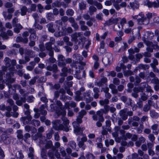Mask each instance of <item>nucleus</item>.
<instances>
[{
	"label": "nucleus",
	"mask_w": 159,
	"mask_h": 159,
	"mask_svg": "<svg viewBox=\"0 0 159 159\" xmlns=\"http://www.w3.org/2000/svg\"><path fill=\"white\" fill-rule=\"evenodd\" d=\"M131 29L130 28H127L125 30L124 32L126 34H129L131 31Z\"/></svg>",
	"instance_id": "49"
},
{
	"label": "nucleus",
	"mask_w": 159,
	"mask_h": 159,
	"mask_svg": "<svg viewBox=\"0 0 159 159\" xmlns=\"http://www.w3.org/2000/svg\"><path fill=\"white\" fill-rule=\"evenodd\" d=\"M148 137L150 140L152 141H153L155 139V137L152 134H149L148 136Z\"/></svg>",
	"instance_id": "45"
},
{
	"label": "nucleus",
	"mask_w": 159,
	"mask_h": 159,
	"mask_svg": "<svg viewBox=\"0 0 159 159\" xmlns=\"http://www.w3.org/2000/svg\"><path fill=\"white\" fill-rule=\"evenodd\" d=\"M157 3L155 2H148L147 5L148 7H154L157 8L159 7V0H157Z\"/></svg>",
	"instance_id": "5"
},
{
	"label": "nucleus",
	"mask_w": 159,
	"mask_h": 159,
	"mask_svg": "<svg viewBox=\"0 0 159 159\" xmlns=\"http://www.w3.org/2000/svg\"><path fill=\"white\" fill-rule=\"evenodd\" d=\"M79 6L80 9L81 10L84 9L86 8V5L83 2H81L80 3Z\"/></svg>",
	"instance_id": "25"
},
{
	"label": "nucleus",
	"mask_w": 159,
	"mask_h": 159,
	"mask_svg": "<svg viewBox=\"0 0 159 159\" xmlns=\"http://www.w3.org/2000/svg\"><path fill=\"white\" fill-rule=\"evenodd\" d=\"M120 19L119 17L115 18H111L106 22L107 25H110L113 24H116L118 21Z\"/></svg>",
	"instance_id": "4"
},
{
	"label": "nucleus",
	"mask_w": 159,
	"mask_h": 159,
	"mask_svg": "<svg viewBox=\"0 0 159 159\" xmlns=\"http://www.w3.org/2000/svg\"><path fill=\"white\" fill-rule=\"evenodd\" d=\"M120 26L117 25H115L114 26V29L116 31H118L120 30Z\"/></svg>",
	"instance_id": "56"
},
{
	"label": "nucleus",
	"mask_w": 159,
	"mask_h": 159,
	"mask_svg": "<svg viewBox=\"0 0 159 159\" xmlns=\"http://www.w3.org/2000/svg\"><path fill=\"white\" fill-rule=\"evenodd\" d=\"M22 119L24 120V123L27 124L31 120V117L29 115L26 118H22Z\"/></svg>",
	"instance_id": "12"
},
{
	"label": "nucleus",
	"mask_w": 159,
	"mask_h": 159,
	"mask_svg": "<svg viewBox=\"0 0 159 159\" xmlns=\"http://www.w3.org/2000/svg\"><path fill=\"white\" fill-rule=\"evenodd\" d=\"M81 35V33H75L71 35L72 40V41L75 42L77 41V39L78 37L80 36Z\"/></svg>",
	"instance_id": "7"
},
{
	"label": "nucleus",
	"mask_w": 159,
	"mask_h": 159,
	"mask_svg": "<svg viewBox=\"0 0 159 159\" xmlns=\"http://www.w3.org/2000/svg\"><path fill=\"white\" fill-rule=\"evenodd\" d=\"M89 10L90 13L92 14V12L96 11V9L95 7H94L91 6L89 7Z\"/></svg>",
	"instance_id": "27"
},
{
	"label": "nucleus",
	"mask_w": 159,
	"mask_h": 159,
	"mask_svg": "<svg viewBox=\"0 0 159 159\" xmlns=\"http://www.w3.org/2000/svg\"><path fill=\"white\" fill-rule=\"evenodd\" d=\"M4 61H5L6 63V66L7 67V69H8V68H9L10 67L11 61L9 58L6 57Z\"/></svg>",
	"instance_id": "10"
},
{
	"label": "nucleus",
	"mask_w": 159,
	"mask_h": 159,
	"mask_svg": "<svg viewBox=\"0 0 159 159\" xmlns=\"http://www.w3.org/2000/svg\"><path fill=\"white\" fill-rule=\"evenodd\" d=\"M128 23L129 27H132L134 25V22L131 20H129Z\"/></svg>",
	"instance_id": "47"
},
{
	"label": "nucleus",
	"mask_w": 159,
	"mask_h": 159,
	"mask_svg": "<svg viewBox=\"0 0 159 159\" xmlns=\"http://www.w3.org/2000/svg\"><path fill=\"white\" fill-rule=\"evenodd\" d=\"M24 77L25 79H28L30 78V77L29 74H25L24 75Z\"/></svg>",
	"instance_id": "63"
},
{
	"label": "nucleus",
	"mask_w": 159,
	"mask_h": 159,
	"mask_svg": "<svg viewBox=\"0 0 159 159\" xmlns=\"http://www.w3.org/2000/svg\"><path fill=\"white\" fill-rule=\"evenodd\" d=\"M102 12L103 13H104L106 15H109V11L108 10L106 9H104L103 10Z\"/></svg>",
	"instance_id": "53"
},
{
	"label": "nucleus",
	"mask_w": 159,
	"mask_h": 159,
	"mask_svg": "<svg viewBox=\"0 0 159 159\" xmlns=\"http://www.w3.org/2000/svg\"><path fill=\"white\" fill-rule=\"evenodd\" d=\"M28 35L29 33L27 32H24L23 34V36L24 38V39H25V38H26V37L28 36Z\"/></svg>",
	"instance_id": "57"
},
{
	"label": "nucleus",
	"mask_w": 159,
	"mask_h": 159,
	"mask_svg": "<svg viewBox=\"0 0 159 159\" xmlns=\"http://www.w3.org/2000/svg\"><path fill=\"white\" fill-rule=\"evenodd\" d=\"M22 28V26L19 24H17L14 28V32L16 33L20 32V30Z\"/></svg>",
	"instance_id": "8"
},
{
	"label": "nucleus",
	"mask_w": 159,
	"mask_h": 159,
	"mask_svg": "<svg viewBox=\"0 0 159 159\" xmlns=\"http://www.w3.org/2000/svg\"><path fill=\"white\" fill-rule=\"evenodd\" d=\"M16 156L18 158H21L23 157V155L20 152H17L16 154Z\"/></svg>",
	"instance_id": "32"
},
{
	"label": "nucleus",
	"mask_w": 159,
	"mask_h": 159,
	"mask_svg": "<svg viewBox=\"0 0 159 159\" xmlns=\"http://www.w3.org/2000/svg\"><path fill=\"white\" fill-rule=\"evenodd\" d=\"M32 64L33 66H28L27 67V70L30 71L33 68L34 66L35 65V63L34 62H32Z\"/></svg>",
	"instance_id": "31"
},
{
	"label": "nucleus",
	"mask_w": 159,
	"mask_h": 159,
	"mask_svg": "<svg viewBox=\"0 0 159 159\" xmlns=\"http://www.w3.org/2000/svg\"><path fill=\"white\" fill-rule=\"evenodd\" d=\"M86 113V111L84 110H81L79 113V117L82 118Z\"/></svg>",
	"instance_id": "18"
},
{
	"label": "nucleus",
	"mask_w": 159,
	"mask_h": 159,
	"mask_svg": "<svg viewBox=\"0 0 159 159\" xmlns=\"http://www.w3.org/2000/svg\"><path fill=\"white\" fill-rule=\"evenodd\" d=\"M10 64L9 68H8V70H12L14 68L13 66L16 64V61L15 60H13L11 61V62Z\"/></svg>",
	"instance_id": "9"
},
{
	"label": "nucleus",
	"mask_w": 159,
	"mask_h": 159,
	"mask_svg": "<svg viewBox=\"0 0 159 159\" xmlns=\"http://www.w3.org/2000/svg\"><path fill=\"white\" fill-rule=\"evenodd\" d=\"M72 26L74 28L75 30H76L78 28V26L77 24L75 23H74L72 24Z\"/></svg>",
	"instance_id": "39"
},
{
	"label": "nucleus",
	"mask_w": 159,
	"mask_h": 159,
	"mask_svg": "<svg viewBox=\"0 0 159 159\" xmlns=\"http://www.w3.org/2000/svg\"><path fill=\"white\" fill-rule=\"evenodd\" d=\"M105 5L106 6H110L111 5V2L110 1H107L105 2Z\"/></svg>",
	"instance_id": "59"
},
{
	"label": "nucleus",
	"mask_w": 159,
	"mask_h": 159,
	"mask_svg": "<svg viewBox=\"0 0 159 159\" xmlns=\"http://www.w3.org/2000/svg\"><path fill=\"white\" fill-rule=\"evenodd\" d=\"M130 4L131 7L134 8H137L139 7V4L136 2L130 3Z\"/></svg>",
	"instance_id": "20"
},
{
	"label": "nucleus",
	"mask_w": 159,
	"mask_h": 159,
	"mask_svg": "<svg viewBox=\"0 0 159 159\" xmlns=\"http://www.w3.org/2000/svg\"><path fill=\"white\" fill-rule=\"evenodd\" d=\"M84 143V142L83 141H80L79 142L78 144L79 147H80V148L82 147L83 148Z\"/></svg>",
	"instance_id": "38"
},
{
	"label": "nucleus",
	"mask_w": 159,
	"mask_h": 159,
	"mask_svg": "<svg viewBox=\"0 0 159 159\" xmlns=\"http://www.w3.org/2000/svg\"><path fill=\"white\" fill-rule=\"evenodd\" d=\"M154 21L156 23H159V17H156L154 18Z\"/></svg>",
	"instance_id": "64"
},
{
	"label": "nucleus",
	"mask_w": 159,
	"mask_h": 159,
	"mask_svg": "<svg viewBox=\"0 0 159 159\" xmlns=\"http://www.w3.org/2000/svg\"><path fill=\"white\" fill-rule=\"evenodd\" d=\"M128 52L129 55H132V54H134L135 52L132 49H130L129 50Z\"/></svg>",
	"instance_id": "61"
},
{
	"label": "nucleus",
	"mask_w": 159,
	"mask_h": 159,
	"mask_svg": "<svg viewBox=\"0 0 159 159\" xmlns=\"http://www.w3.org/2000/svg\"><path fill=\"white\" fill-rule=\"evenodd\" d=\"M113 83L115 85H118L120 83V81L118 79L115 78L113 79Z\"/></svg>",
	"instance_id": "30"
},
{
	"label": "nucleus",
	"mask_w": 159,
	"mask_h": 159,
	"mask_svg": "<svg viewBox=\"0 0 159 159\" xmlns=\"http://www.w3.org/2000/svg\"><path fill=\"white\" fill-rule=\"evenodd\" d=\"M115 44L114 42L113 41H111L109 43V46L111 48H113L114 47Z\"/></svg>",
	"instance_id": "42"
},
{
	"label": "nucleus",
	"mask_w": 159,
	"mask_h": 159,
	"mask_svg": "<svg viewBox=\"0 0 159 159\" xmlns=\"http://www.w3.org/2000/svg\"><path fill=\"white\" fill-rule=\"evenodd\" d=\"M87 140V139L85 135H84L83 137L81 139V141L84 142L86 141Z\"/></svg>",
	"instance_id": "55"
},
{
	"label": "nucleus",
	"mask_w": 159,
	"mask_h": 159,
	"mask_svg": "<svg viewBox=\"0 0 159 159\" xmlns=\"http://www.w3.org/2000/svg\"><path fill=\"white\" fill-rule=\"evenodd\" d=\"M93 59L95 61V62H98V57L95 55H94L92 57Z\"/></svg>",
	"instance_id": "48"
},
{
	"label": "nucleus",
	"mask_w": 159,
	"mask_h": 159,
	"mask_svg": "<svg viewBox=\"0 0 159 159\" xmlns=\"http://www.w3.org/2000/svg\"><path fill=\"white\" fill-rule=\"evenodd\" d=\"M73 125L74 128V132L75 134H83V131L84 129V128L79 127V124L75 121L73 122Z\"/></svg>",
	"instance_id": "2"
},
{
	"label": "nucleus",
	"mask_w": 159,
	"mask_h": 159,
	"mask_svg": "<svg viewBox=\"0 0 159 159\" xmlns=\"http://www.w3.org/2000/svg\"><path fill=\"white\" fill-rule=\"evenodd\" d=\"M4 155L3 154V152L1 148H0V159L4 157Z\"/></svg>",
	"instance_id": "44"
},
{
	"label": "nucleus",
	"mask_w": 159,
	"mask_h": 159,
	"mask_svg": "<svg viewBox=\"0 0 159 159\" xmlns=\"http://www.w3.org/2000/svg\"><path fill=\"white\" fill-rule=\"evenodd\" d=\"M106 113V112H105L103 109H101L100 111H98L97 112V114L100 117H101V121H103V117H102L103 114V113Z\"/></svg>",
	"instance_id": "11"
},
{
	"label": "nucleus",
	"mask_w": 159,
	"mask_h": 159,
	"mask_svg": "<svg viewBox=\"0 0 159 159\" xmlns=\"http://www.w3.org/2000/svg\"><path fill=\"white\" fill-rule=\"evenodd\" d=\"M57 130H62L66 132H67L69 131V129L67 126H65V127H63L62 125H60L59 128L56 129Z\"/></svg>",
	"instance_id": "16"
},
{
	"label": "nucleus",
	"mask_w": 159,
	"mask_h": 159,
	"mask_svg": "<svg viewBox=\"0 0 159 159\" xmlns=\"http://www.w3.org/2000/svg\"><path fill=\"white\" fill-rule=\"evenodd\" d=\"M45 108V106L43 105H42L40 107V111L41 114L43 115H45L47 114V111H46L43 110Z\"/></svg>",
	"instance_id": "19"
},
{
	"label": "nucleus",
	"mask_w": 159,
	"mask_h": 159,
	"mask_svg": "<svg viewBox=\"0 0 159 159\" xmlns=\"http://www.w3.org/2000/svg\"><path fill=\"white\" fill-rule=\"evenodd\" d=\"M52 44L50 43H47L46 44V47L47 50H51L52 49L51 47Z\"/></svg>",
	"instance_id": "24"
},
{
	"label": "nucleus",
	"mask_w": 159,
	"mask_h": 159,
	"mask_svg": "<svg viewBox=\"0 0 159 159\" xmlns=\"http://www.w3.org/2000/svg\"><path fill=\"white\" fill-rule=\"evenodd\" d=\"M61 70L62 73H61V75L63 76H66L67 75L66 72L67 71V69L66 67H64Z\"/></svg>",
	"instance_id": "14"
},
{
	"label": "nucleus",
	"mask_w": 159,
	"mask_h": 159,
	"mask_svg": "<svg viewBox=\"0 0 159 159\" xmlns=\"http://www.w3.org/2000/svg\"><path fill=\"white\" fill-rule=\"evenodd\" d=\"M141 98L143 100L145 101L147 99V97L146 95L143 94L141 96Z\"/></svg>",
	"instance_id": "52"
},
{
	"label": "nucleus",
	"mask_w": 159,
	"mask_h": 159,
	"mask_svg": "<svg viewBox=\"0 0 159 159\" xmlns=\"http://www.w3.org/2000/svg\"><path fill=\"white\" fill-rule=\"evenodd\" d=\"M144 140H145V139L143 138V137L141 138L140 139L139 141H137L136 143V146L137 147L140 146L141 143H142L141 142L142 141H144Z\"/></svg>",
	"instance_id": "21"
},
{
	"label": "nucleus",
	"mask_w": 159,
	"mask_h": 159,
	"mask_svg": "<svg viewBox=\"0 0 159 159\" xmlns=\"http://www.w3.org/2000/svg\"><path fill=\"white\" fill-rule=\"evenodd\" d=\"M82 118H81L80 117H79L78 116L76 119L77 122H76L78 124H79V123H81L82 122Z\"/></svg>",
	"instance_id": "41"
},
{
	"label": "nucleus",
	"mask_w": 159,
	"mask_h": 159,
	"mask_svg": "<svg viewBox=\"0 0 159 159\" xmlns=\"http://www.w3.org/2000/svg\"><path fill=\"white\" fill-rule=\"evenodd\" d=\"M88 137L89 139H93L95 137V135L94 134L90 133L88 135Z\"/></svg>",
	"instance_id": "46"
},
{
	"label": "nucleus",
	"mask_w": 159,
	"mask_h": 159,
	"mask_svg": "<svg viewBox=\"0 0 159 159\" xmlns=\"http://www.w3.org/2000/svg\"><path fill=\"white\" fill-rule=\"evenodd\" d=\"M107 157L108 159H116L115 157H112V156L109 154L107 155Z\"/></svg>",
	"instance_id": "58"
},
{
	"label": "nucleus",
	"mask_w": 159,
	"mask_h": 159,
	"mask_svg": "<svg viewBox=\"0 0 159 159\" xmlns=\"http://www.w3.org/2000/svg\"><path fill=\"white\" fill-rule=\"evenodd\" d=\"M112 59V54L110 53H107L106 56L103 58L102 61L105 66L110 64Z\"/></svg>",
	"instance_id": "3"
},
{
	"label": "nucleus",
	"mask_w": 159,
	"mask_h": 159,
	"mask_svg": "<svg viewBox=\"0 0 159 159\" xmlns=\"http://www.w3.org/2000/svg\"><path fill=\"white\" fill-rule=\"evenodd\" d=\"M66 13L67 15L72 16L74 13V11L71 9H69L66 11Z\"/></svg>",
	"instance_id": "28"
},
{
	"label": "nucleus",
	"mask_w": 159,
	"mask_h": 159,
	"mask_svg": "<svg viewBox=\"0 0 159 159\" xmlns=\"http://www.w3.org/2000/svg\"><path fill=\"white\" fill-rule=\"evenodd\" d=\"M86 157L88 159H94L95 158L91 154H88Z\"/></svg>",
	"instance_id": "37"
},
{
	"label": "nucleus",
	"mask_w": 159,
	"mask_h": 159,
	"mask_svg": "<svg viewBox=\"0 0 159 159\" xmlns=\"http://www.w3.org/2000/svg\"><path fill=\"white\" fill-rule=\"evenodd\" d=\"M16 40L17 42L21 41L25 43H27L28 41V40L27 38H25V39H23L22 38L19 37L16 38Z\"/></svg>",
	"instance_id": "13"
},
{
	"label": "nucleus",
	"mask_w": 159,
	"mask_h": 159,
	"mask_svg": "<svg viewBox=\"0 0 159 159\" xmlns=\"http://www.w3.org/2000/svg\"><path fill=\"white\" fill-rule=\"evenodd\" d=\"M36 36L34 34H31L30 36V40H33L34 39H36Z\"/></svg>",
	"instance_id": "43"
},
{
	"label": "nucleus",
	"mask_w": 159,
	"mask_h": 159,
	"mask_svg": "<svg viewBox=\"0 0 159 159\" xmlns=\"http://www.w3.org/2000/svg\"><path fill=\"white\" fill-rule=\"evenodd\" d=\"M126 19L125 18H123L121 19V20L120 22V25H121L122 27L123 25L126 23Z\"/></svg>",
	"instance_id": "29"
},
{
	"label": "nucleus",
	"mask_w": 159,
	"mask_h": 159,
	"mask_svg": "<svg viewBox=\"0 0 159 159\" xmlns=\"http://www.w3.org/2000/svg\"><path fill=\"white\" fill-rule=\"evenodd\" d=\"M12 17V16L10 14H9L7 16L6 15L4 16V17L5 19H10Z\"/></svg>",
	"instance_id": "50"
},
{
	"label": "nucleus",
	"mask_w": 159,
	"mask_h": 159,
	"mask_svg": "<svg viewBox=\"0 0 159 159\" xmlns=\"http://www.w3.org/2000/svg\"><path fill=\"white\" fill-rule=\"evenodd\" d=\"M34 125L35 126H38L40 125V122L39 121L35 120L34 121Z\"/></svg>",
	"instance_id": "40"
},
{
	"label": "nucleus",
	"mask_w": 159,
	"mask_h": 159,
	"mask_svg": "<svg viewBox=\"0 0 159 159\" xmlns=\"http://www.w3.org/2000/svg\"><path fill=\"white\" fill-rule=\"evenodd\" d=\"M99 63L98 62H95L93 65V68L94 69H97L99 66Z\"/></svg>",
	"instance_id": "35"
},
{
	"label": "nucleus",
	"mask_w": 159,
	"mask_h": 159,
	"mask_svg": "<svg viewBox=\"0 0 159 159\" xmlns=\"http://www.w3.org/2000/svg\"><path fill=\"white\" fill-rule=\"evenodd\" d=\"M146 18L145 17L144 14L142 12L140 13L138 15H133L132 16L134 19H137L139 24L142 25H147L149 22V19L151 18L152 16V14L151 13L148 12L146 14Z\"/></svg>",
	"instance_id": "1"
},
{
	"label": "nucleus",
	"mask_w": 159,
	"mask_h": 159,
	"mask_svg": "<svg viewBox=\"0 0 159 159\" xmlns=\"http://www.w3.org/2000/svg\"><path fill=\"white\" fill-rule=\"evenodd\" d=\"M12 3L7 2V3L5 5V7L7 8H9L12 7Z\"/></svg>",
	"instance_id": "54"
},
{
	"label": "nucleus",
	"mask_w": 159,
	"mask_h": 159,
	"mask_svg": "<svg viewBox=\"0 0 159 159\" xmlns=\"http://www.w3.org/2000/svg\"><path fill=\"white\" fill-rule=\"evenodd\" d=\"M69 144H70V146L73 149H75L76 147V143L75 142H70L69 143Z\"/></svg>",
	"instance_id": "26"
},
{
	"label": "nucleus",
	"mask_w": 159,
	"mask_h": 159,
	"mask_svg": "<svg viewBox=\"0 0 159 159\" xmlns=\"http://www.w3.org/2000/svg\"><path fill=\"white\" fill-rule=\"evenodd\" d=\"M116 72L114 71H111L109 73V74L108 75V76L111 75L112 77H114L116 76Z\"/></svg>",
	"instance_id": "34"
},
{
	"label": "nucleus",
	"mask_w": 159,
	"mask_h": 159,
	"mask_svg": "<svg viewBox=\"0 0 159 159\" xmlns=\"http://www.w3.org/2000/svg\"><path fill=\"white\" fill-rule=\"evenodd\" d=\"M139 67L141 69H145L146 66L147 68H148L149 67L145 65H143V64H140L139 66Z\"/></svg>",
	"instance_id": "51"
},
{
	"label": "nucleus",
	"mask_w": 159,
	"mask_h": 159,
	"mask_svg": "<svg viewBox=\"0 0 159 159\" xmlns=\"http://www.w3.org/2000/svg\"><path fill=\"white\" fill-rule=\"evenodd\" d=\"M25 99L24 98H22L21 100H18L16 102V104L19 106L21 105L23 102H25Z\"/></svg>",
	"instance_id": "22"
},
{
	"label": "nucleus",
	"mask_w": 159,
	"mask_h": 159,
	"mask_svg": "<svg viewBox=\"0 0 159 159\" xmlns=\"http://www.w3.org/2000/svg\"><path fill=\"white\" fill-rule=\"evenodd\" d=\"M27 11V8L25 7H23L21 9V14L22 16H24L26 14Z\"/></svg>",
	"instance_id": "15"
},
{
	"label": "nucleus",
	"mask_w": 159,
	"mask_h": 159,
	"mask_svg": "<svg viewBox=\"0 0 159 159\" xmlns=\"http://www.w3.org/2000/svg\"><path fill=\"white\" fill-rule=\"evenodd\" d=\"M53 13L54 15H57L58 13V11L57 9H54L53 11Z\"/></svg>",
	"instance_id": "62"
},
{
	"label": "nucleus",
	"mask_w": 159,
	"mask_h": 159,
	"mask_svg": "<svg viewBox=\"0 0 159 159\" xmlns=\"http://www.w3.org/2000/svg\"><path fill=\"white\" fill-rule=\"evenodd\" d=\"M126 68L125 66L123 65H121V67L117 66L116 68V70L117 71H121V69H125Z\"/></svg>",
	"instance_id": "23"
},
{
	"label": "nucleus",
	"mask_w": 159,
	"mask_h": 159,
	"mask_svg": "<svg viewBox=\"0 0 159 159\" xmlns=\"http://www.w3.org/2000/svg\"><path fill=\"white\" fill-rule=\"evenodd\" d=\"M62 120H63L64 122V124L67 125L69 123V121L67 119V118H62Z\"/></svg>",
	"instance_id": "33"
},
{
	"label": "nucleus",
	"mask_w": 159,
	"mask_h": 159,
	"mask_svg": "<svg viewBox=\"0 0 159 159\" xmlns=\"http://www.w3.org/2000/svg\"><path fill=\"white\" fill-rule=\"evenodd\" d=\"M6 27L8 28L11 29L12 28L11 24L9 23H7L6 24Z\"/></svg>",
	"instance_id": "60"
},
{
	"label": "nucleus",
	"mask_w": 159,
	"mask_h": 159,
	"mask_svg": "<svg viewBox=\"0 0 159 159\" xmlns=\"http://www.w3.org/2000/svg\"><path fill=\"white\" fill-rule=\"evenodd\" d=\"M70 105L72 107H75L76 106V104L74 102H71L70 103L66 102L65 103V107L66 108H67Z\"/></svg>",
	"instance_id": "17"
},
{
	"label": "nucleus",
	"mask_w": 159,
	"mask_h": 159,
	"mask_svg": "<svg viewBox=\"0 0 159 159\" xmlns=\"http://www.w3.org/2000/svg\"><path fill=\"white\" fill-rule=\"evenodd\" d=\"M148 39H152V37L153 36V33L150 32L148 33Z\"/></svg>",
	"instance_id": "36"
},
{
	"label": "nucleus",
	"mask_w": 159,
	"mask_h": 159,
	"mask_svg": "<svg viewBox=\"0 0 159 159\" xmlns=\"http://www.w3.org/2000/svg\"><path fill=\"white\" fill-rule=\"evenodd\" d=\"M58 58L59 60V66H64L65 64L64 62V57L63 56L60 55L58 56Z\"/></svg>",
	"instance_id": "6"
}]
</instances>
